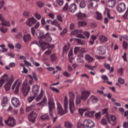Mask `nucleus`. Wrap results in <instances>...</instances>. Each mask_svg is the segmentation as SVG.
Wrapping results in <instances>:
<instances>
[{
	"instance_id": "1",
	"label": "nucleus",
	"mask_w": 128,
	"mask_h": 128,
	"mask_svg": "<svg viewBox=\"0 0 128 128\" xmlns=\"http://www.w3.org/2000/svg\"><path fill=\"white\" fill-rule=\"evenodd\" d=\"M94 126V123L91 120H85L82 123L79 122L77 124L78 128H92Z\"/></svg>"
},
{
	"instance_id": "2",
	"label": "nucleus",
	"mask_w": 128,
	"mask_h": 128,
	"mask_svg": "<svg viewBox=\"0 0 128 128\" xmlns=\"http://www.w3.org/2000/svg\"><path fill=\"white\" fill-rule=\"evenodd\" d=\"M30 86L28 83L24 82L22 85V92L24 96H26L30 92Z\"/></svg>"
},
{
	"instance_id": "3",
	"label": "nucleus",
	"mask_w": 128,
	"mask_h": 128,
	"mask_svg": "<svg viewBox=\"0 0 128 128\" xmlns=\"http://www.w3.org/2000/svg\"><path fill=\"white\" fill-rule=\"evenodd\" d=\"M106 47L104 46H99L96 48V54L98 56H103L106 54Z\"/></svg>"
},
{
	"instance_id": "4",
	"label": "nucleus",
	"mask_w": 128,
	"mask_h": 128,
	"mask_svg": "<svg viewBox=\"0 0 128 128\" xmlns=\"http://www.w3.org/2000/svg\"><path fill=\"white\" fill-rule=\"evenodd\" d=\"M14 82V79H12V77H11L8 79L6 84L4 85V88L6 92H8L10 90V86H12V84Z\"/></svg>"
},
{
	"instance_id": "5",
	"label": "nucleus",
	"mask_w": 128,
	"mask_h": 128,
	"mask_svg": "<svg viewBox=\"0 0 128 128\" xmlns=\"http://www.w3.org/2000/svg\"><path fill=\"white\" fill-rule=\"evenodd\" d=\"M52 96H48V106H49V110L50 112V115L52 118L54 116V114H52V110L54 108V104L52 102Z\"/></svg>"
},
{
	"instance_id": "6",
	"label": "nucleus",
	"mask_w": 128,
	"mask_h": 128,
	"mask_svg": "<svg viewBox=\"0 0 128 128\" xmlns=\"http://www.w3.org/2000/svg\"><path fill=\"white\" fill-rule=\"evenodd\" d=\"M72 96V98L70 100V110L71 114H74V112L75 110L74 108V100H72V98H74V95L72 94H70V98Z\"/></svg>"
},
{
	"instance_id": "7",
	"label": "nucleus",
	"mask_w": 128,
	"mask_h": 128,
	"mask_svg": "<svg viewBox=\"0 0 128 128\" xmlns=\"http://www.w3.org/2000/svg\"><path fill=\"white\" fill-rule=\"evenodd\" d=\"M36 19L34 17H32L26 20V26L30 28L34 24H36Z\"/></svg>"
},
{
	"instance_id": "8",
	"label": "nucleus",
	"mask_w": 128,
	"mask_h": 128,
	"mask_svg": "<svg viewBox=\"0 0 128 128\" xmlns=\"http://www.w3.org/2000/svg\"><path fill=\"white\" fill-rule=\"evenodd\" d=\"M16 120L12 117H9L8 119V120H5V124L9 126H14L16 124Z\"/></svg>"
},
{
	"instance_id": "9",
	"label": "nucleus",
	"mask_w": 128,
	"mask_h": 128,
	"mask_svg": "<svg viewBox=\"0 0 128 128\" xmlns=\"http://www.w3.org/2000/svg\"><path fill=\"white\" fill-rule=\"evenodd\" d=\"M126 4L124 3H120L116 7V10L118 12H122L126 10Z\"/></svg>"
},
{
	"instance_id": "10",
	"label": "nucleus",
	"mask_w": 128,
	"mask_h": 128,
	"mask_svg": "<svg viewBox=\"0 0 128 128\" xmlns=\"http://www.w3.org/2000/svg\"><path fill=\"white\" fill-rule=\"evenodd\" d=\"M82 30H75L71 33V34H72V36H76L77 38H86V37H84V36L82 34Z\"/></svg>"
},
{
	"instance_id": "11",
	"label": "nucleus",
	"mask_w": 128,
	"mask_h": 128,
	"mask_svg": "<svg viewBox=\"0 0 128 128\" xmlns=\"http://www.w3.org/2000/svg\"><path fill=\"white\" fill-rule=\"evenodd\" d=\"M90 91H83L81 94V100H86L90 96Z\"/></svg>"
},
{
	"instance_id": "12",
	"label": "nucleus",
	"mask_w": 128,
	"mask_h": 128,
	"mask_svg": "<svg viewBox=\"0 0 128 128\" xmlns=\"http://www.w3.org/2000/svg\"><path fill=\"white\" fill-rule=\"evenodd\" d=\"M36 114L32 111L28 115V120H30V122H36Z\"/></svg>"
},
{
	"instance_id": "13",
	"label": "nucleus",
	"mask_w": 128,
	"mask_h": 128,
	"mask_svg": "<svg viewBox=\"0 0 128 128\" xmlns=\"http://www.w3.org/2000/svg\"><path fill=\"white\" fill-rule=\"evenodd\" d=\"M98 102V99L96 96L92 95L87 100V104H90V102L92 104H96Z\"/></svg>"
},
{
	"instance_id": "14",
	"label": "nucleus",
	"mask_w": 128,
	"mask_h": 128,
	"mask_svg": "<svg viewBox=\"0 0 128 128\" xmlns=\"http://www.w3.org/2000/svg\"><path fill=\"white\" fill-rule=\"evenodd\" d=\"M40 89V86L38 85H34L32 88V94L34 96H38V90Z\"/></svg>"
},
{
	"instance_id": "15",
	"label": "nucleus",
	"mask_w": 128,
	"mask_h": 128,
	"mask_svg": "<svg viewBox=\"0 0 128 128\" xmlns=\"http://www.w3.org/2000/svg\"><path fill=\"white\" fill-rule=\"evenodd\" d=\"M52 54V50H48L44 52V54H43L42 56V60H44V62H46V60H48V56H50Z\"/></svg>"
},
{
	"instance_id": "16",
	"label": "nucleus",
	"mask_w": 128,
	"mask_h": 128,
	"mask_svg": "<svg viewBox=\"0 0 128 128\" xmlns=\"http://www.w3.org/2000/svg\"><path fill=\"white\" fill-rule=\"evenodd\" d=\"M12 104L14 108H18L20 106V100L16 98H12Z\"/></svg>"
},
{
	"instance_id": "17",
	"label": "nucleus",
	"mask_w": 128,
	"mask_h": 128,
	"mask_svg": "<svg viewBox=\"0 0 128 128\" xmlns=\"http://www.w3.org/2000/svg\"><path fill=\"white\" fill-rule=\"evenodd\" d=\"M42 40H45L46 42H52V38L50 36V33L48 32L42 36Z\"/></svg>"
},
{
	"instance_id": "18",
	"label": "nucleus",
	"mask_w": 128,
	"mask_h": 128,
	"mask_svg": "<svg viewBox=\"0 0 128 128\" xmlns=\"http://www.w3.org/2000/svg\"><path fill=\"white\" fill-rule=\"evenodd\" d=\"M23 42H28L32 40V35L30 34H25L23 36Z\"/></svg>"
},
{
	"instance_id": "19",
	"label": "nucleus",
	"mask_w": 128,
	"mask_h": 128,
	"mask_svg": "<svg viewBox=\"0 0 128 128\" xmlns=\"http://www.w3.org/2000/svg\"><path fill=\"white\" fill-rule=\"evenodd\" d=\"M76 16L79 20H82V18H88V15L84 13H82L80 12H78L76 14Z\"/></svg>"
},
{
	"instance_id": "20",
	"label": "nucleus",
	"mask_w": 128,
	"mask_h": 128,
	"mask_svg": "<svg viewBox=\"0 0 128 128\" xmlns=\"http://www.w3.org/2000/svg\"><path fill=\"white\" fill-rule=\"evenodd\" d=\"M77 6L75 4H72L69 6V10L70 12L74 14L77 9Z\"/></svg>"
},
{
	"instance_id": "21",
	"label": "nucleus",
	"mask_w": 128,
	"mask_h": 128,
	"mask_svg": "<svg viewBox=\"0 0 128 128\" xmlns=\"http://www.w3.org/2000/svg\"><path fill=\"white\" fill-rule=\"evenodd\" d=\"M44 90L42 88L40 90V92L39 95L36 98V102H40L42 98L44 97Z\"/></svg>"
},
{
	"instance_id": "22",
	"label": "nucleus",
	"mask_w": 128,
	"mask_h": 128,
	"mask_svg": "<svg viewBox=\"0 0 128 128\" xmlns=\"http://www.w3.org/2000/svg\"><path fill=\"white\" fill-rule=\"evenodd\" d=\"M8 98L6 96H4L1 102V104L3 108H6V106H8Z\"/></svg>"
},
{
	"instance_id": "23",
	"label": "nucleus",
	"mask_w": 128,
	"mask_h": 128,
	"mask_svg": "<svg viewBox=\"0 0 128 128\" xmlns=\"http://www.w3.org/2000/svg\"><path fill=\"white\" fill-rule=\"evenodd\" d=\"M58 114L59 116H64V114H66V112H68V109H64L63 110L62 108L58 109Z\"/></svg>"
},
{
	"instance_id": "24",
	"label": "nucleus",
	"mask_w": 128,
	"mask_h": 128,
	"mask_svg": "<svg viewBox=\"0 0 128 128\" xmlns=\"http://www.w3.org/2000/svg\"><path fill=\"white\" fill-rule=\"evenodd\" d=\"M39 42H40V44H42V46H41L42 49L43 50H46V48H48L50 46V45L48 43H46L44 42L42 43L40 42V41H39Z\"/></svg>"
},
{
	"instance_id": "25",
	"label": "nucleus",
	"mask_w": 128,
	"mask_h": 128,
	"mask_svg": "<svg viewBox=\"0 0 128 128\" xmlns=\"http://www.w3.org/2000/svg\"><path fill=\"white\" fill-rule=\"evenodd\" d=\"M94 112L92 110H88L84 114L86 116H89L90 118L94 116Z\"/></svg>"
},
{
	"instance_id": "26",
	"label": "nucleus",
	"mask_w": 128,
	"mask_h": 128,
	"mask_svg": "<svg viewBox=\"0 0 128 128\" xmlns=\"http://www.w3.org/2000/svg\"><path fill=\"white\" fill-rule=\"evenodd\" d=\"M99 40L102 42H108V38L104 35H100L99 36Z\"/></svg>"
},
{
	"instance_id": "27",
	"label": "nucleus",
	"mask_w": 128,
	"mask_h": 128,
	"mask_svg": "<svg viewBox=\"0 0 128 128\" xmlns=\"http://www.w3.org/2000/svg\"><path fill=\"white\" fill-rule=\"evenodd\" d=\"M85 60L89 62H92L94 60V58H92L90 55L86 54L85 56Z\"/></svg>"
},
{
	"instance_id": "28",
	"label": "nucleus",
	"mask_w": 128,
	"mask_h": 128,
	"mask_svg": "<svg viewBox=\"0 0 128 128\" xmlns=\"http://www.w3.org/2000/svg\"><path fill=\"white\" fill-rule=\"evenodd\" d=\"M0 80L4 83V82H8V80H10V78H8V74H4L1 76Z\"/></svg>"
},
{
	"instance_id": "29",
	"label": "nucleus",
	"mask_w": 128,
	"mask_h": 128,
	"mask_svg": "<svg viewBox=\"0 0 128 128\" xmlns=\"http://www.w3.org/2000/svg\"><path fill=\"white\" fill-rule=\"evenodd\" d=\"M1 24L3 26H6V28H10V22L6 20H4L2 21Z\"/></svg>"
},
{
	"instance_id": "30",
	"label": "nucleus",
	"mask_w": 128,
	"mask_h": 128,
	"mask_svg": "<svg viewBox=\"0 0 128 128\" xmlns=\"http://www.w3.org/2000/svg\"><path fill=\"white\" fill-rule=\"evenodd\" d=\"M68 97L65 96L64 102V110H68Z\"/></svg>"
},
{
	"instance_id": "31",
	"label": "nucleus",
	"mask_w": 128,
	"mask_h": 128,
	"mask_svg": "<svg viewBox=\"0 0 128 128\" xmlns=\"http://www.w3.org/2000/svg\"><path fill=\"white\" fill-rule=\"evenodd\" d=\"M70 48V42H67V44H65V46L63 47V52H68V50Z\"/></svg>"
},
{
	"instance_id": "32",
	"label": "nucleus",
	"mask_w": 128,
	"mask_h": 128,
	"mask_svg": "<svg viewBox=\"0 0 128 128\" xmlns=\"http://www.w3.org/2000/svg\"><path fill=\"white\" fill-rule=\"evenodd\" d=\"M90 4L92 8H96V6H98V2L94 0H92L90 1Z\"/></svg>"
},
{
	"instance_id": "33",
	"label": "nucleus",
	"mask_w": 128,
	"mask_h": 128,
	"mask_svg": "<svg viewBox=\"0 0 128 128\" xmlns=\"http://www.w3.org/2000/svg\"><path fill=\"white\" fill-rule=\"evenodd\" d=\"M116 117L114 115H110L108 117V120L110 124V120H112V122H116Z\"/></svg>"
},
{
	"instance_id": "34",
	"label": "nucleus",
	"mask_w": 128,
	"mask_h": 128,
	"mask_svg": "<svg viewBox=\"0 0 128 128\" xmlns=\"http://www.w3.org/2000/svg\"><path fill=\"white\" fill-rule=\"evenodd\" d=\"M36 96L34 95V94H32L31 96L27 98L28 102H32V100H34V98H36Z\"/></svg>"
},
{
	"instance_id": "35",
	"label": "nucleus",
	"mask_w": 128,
	"mask_h": 128,
	"mask_svg": "<svg viewBox=\"0 0 128 128\" xmlns=\"http://www.w3.org/2000/svg\"><path fill=\"white\" fill-rule=\"evenodd\" d=\"M114 4H116V0H109L108 2V5L109 8H112Z\"/></svg>"
},
{
	"instance_id": "36",
	"label": "nucleus",
	"mask_w": 128,
	"mask_h": 128,
	"mask_svg": "<svg viewBox=\"0 0 128 128\" xmlns=\"http://www.w3.org/2000/svg\"><path fill=\"white\" fill-rule=\"evenodd\" d=\"M40 118L42 120H48V118H50V117L48 116L46 114L42 115L40 116Z\"/></svg>"
},
{
	"instance_id": "37",
	"label": "nucleus",
	"mask_w": 128,
	"mask_h": 128,
	"mask_svg": "<svg viewBox=\"0 0 128 128\" xmlns=\"http://www.w3.org/2000/svg\"><path fill=\"white\" fill-rule=\"evenodd\" d=\"M46 102H48L46 96H44L43 100L41 102L38 103L37 104H41L42 106H44V104H46Z\"/></svg>"
},
{
	"instance_id": "38",
	"label": "nucleus",
	"mask_w": 128,
	"mask_h": 128,
	"mask_svg": "<svg viewBox=\"0 0 128 128\" xmlns=\"http://www.w3.org/2000/svg\"><path fill=\"white\" fill-rule=\"evenodd\" d=\"M20 82H18L16 86H15V90H14V92L16 94H18V90H19V88H20Z\"/></svg>"
},
{
	"instance_id": "39",
	"label": "nucleus",
	"mask_w": 128,
	"mask_h": 128,
	"mask_svg": "<svg viewBox=\"0 0 128 128\" xmlns=\"http://www.w3.org/2000/svg\"><path fill=\"white\" fill-rule=\"evenodd\" d=\"M44 32L42 31H38L36 33V36H38L40 38H42V36H44Z\"/></svg>"
},
{
	"instance_id": "40",
	"label": "nucleus",
	"mask_w": 128,
	"mask_h": 128,
	"mask_svg": "<svg viewBox=\"0 0 128 128\" xmlns=\"http://www.w3.org/2000/svg\"><path fill=\"white\" fill-rule=\"evenodd\" d=\"M34 106H27L26 108V112H32V110H34Z\"/></svg>"
},
{
	"instance_id": "41",
	"label": "nucleus",
	"mask_w": 128,
	"mask_h": 128,
	"mask_svg": "<svg viewBox=\"0 0 128 128\" xmlns=\"http://www.w3.org/2000/svg\"><path fill=\"white\" fill-rule=\"evenodd\" d=\"M95 118L96 120H100V118H102V113H100V112H96L95 114Z\"/></svg>"
},
{
	"instance_id": "42",
	"label": "nucleus",
	"mask_w": 128,
	"mask_h": 128,
	"mask_svg": "<svg viewBox=\"0 0 128 128\" xmlns=\"http://www.w3.org/2000/svg\"><path fill=\"white\" fill-rule=\"evenodd\" d=\"M82 99L80 97H77L76 101V106H80V102Z\"/></svg>"
},
{
	"instance_id": "43",
	"label": "nucleus",
	"mask_w": 128,
	"mask_h": 128,
	"mask_svg": "<svg viewBox=\"0 0 128 128\" xmlns=\"http://www.w3.org/2000/svg\"><path fill=\"white\" fill-rule=\"evenodd\" d=\"M64 126L66 128H72V124L70 122H66L64 123Z\"/></svg>"
},
{
	"instance_id": "44",
	"label": "nucleus",
	"mask_w": 128,
	"mask_h": 128,
	"mask_svg": "<svg viewBox=\"0 0 128 128\" xmlns=\"http://www.w3.org/2000/svg\"><path fill=\"white\" fill-rule=\"evenodd\" d=\"M0 30L2 34H6L8 32V28L0 27Z\"/></svg>"
},
{
	"instance_id": "45",
	"label": "nucleus",
	"mask_w": 128,
	"mask_h": 128,
	"mask_svg": "<svg viewBox=\"0 0 128 128\" xmlns=\"http://www.w3.org/2000/svg\"><path fill=\"white\" fill-rule=\"evenodd\" d=\"M60 24V22L56 20H54L52 22V26H58Z\"/></svg>"
},
{
	"instance_id": "46",
	"label": "nucleus",
	"mask_w": 128,
	"mask_h": 128,
	"mask_svg": "<svg viewBox=\"0 0 128 128\" xmlns=\"http://www.w3.org/2000/svg\"><path fill=\"white\" fill-rule=\"evenodd\" d=\"M86 110H88V108H79L78 109V112L80 114H81V116H82V114H84V112H86Z\"/></svg>"
},
{
	"instance_id": "47",
	"label": "nucleus",
	"mask_w": 128,
	"mask_h": 128,
	"mask_svg": "<svg viewBox=\"0 0 128 128\" xmlns=\"http://www.w3.org/2000/svg\"><path fill=\"white\" fill-rule=\"evenodd\" d=\"M34 16L38 20H40L42 18V16L37 12L34 13Z\"/></svg>"
},
{
	"instance_id": "48",
	"label": "nucleus",
	"mask_w": 128,
	"mask_h": 128,
	"mask_svg": "<svg viewBox=\"0 0 128 128\" xmlns=\"http://www.w3.org/2000/svg\"><path fill=\"white\" fill-rule=\"evenodd\" d=\"M15 48H16L17 50H20L22 48V44L20 43H17L15 44Z\"/></svg>"
},
{
	"instance_id": "49",
	"label": "nucleus",
	"mask_w": 128,
	"mask_h": 128,
	"mask_svg": "<svg viewBox=\"0 0 128 128\" xmlns=\"http://www.w3.org/2000/svg\"><path fill=\"white\" fill-rule=\"evenodd\" d=\"M86 22H84V21H80L78 22V26H86Z\"/></svg>"
},
{
	"instance_id": "50",
	"label": "nucleus",
	"mask_w": 128,
	"mask_h": 128,
	"mask_svg": "<svg viewBox=\"0 0 128 128\" xmlns=\"http://www.w3.org/2000/svg\"><path fill=\"white\" fill-rule=\"evenodd\" d=\"M118 74L120 76H122V74H124V68H120L118 69Z\"/></svg>"
},
{
	"instance_id": "51",
	"label": "nucleus",
	"mask_w": 128,
	"mask_h": 128,
	"mask_svg": "<svg viewBox=\"0 0 128 128\" xmlns=\"http://www.w3.org/2000/svg\"><path fill=\"white\" fill-rule=\"evenodd\" d=\"M18 80H20L18 79L16 80L14 83L12 85V90H14L15 88H16V84H18Z\"/></svg>"
},
{
	"instance_id": "52",
	"label": "nucleus",
	"mask_w": 128,
	"mask_h": 128,
	"mask_svg": "<svg viewBox=\"0 0 128 128\" xmlns=\"http://www.w3.org/2000/svg\"><path fill=\"white\" fill-rule=\"evenodd\" d=\"M68 10V4L66 2L65 6L63 7V12H66Z\"/></svg>"
},
{
	"instance_id": "53",
	"label": "nucleus",
	"mask_w": 128,
	"mask_h": 128,
	"mask_svg": "<svg viewBox=\"0 0 128 128\" xmlns=\"http://www.w3.org/2000/svg\"><path fill=\"white\" fill-rule=\"evenodd\" d=\"M122 47L124 50H127L128 49V42L126 41H124L122 42Z\"/></svg>"
},
{
	"instance_id": "54",
	"label": "nucleus",
	"mask_w": 128,
	"mask_h": 128,
	"mask_svg": "<svg viewBox=\"0 0 128 128\" xmlns=\"http://www.w3.org/2000/svg\"><path fill=\"white\" fill-rule=\"evenodd\" d=\"M100 122L102 126H106V124H108V122H106V120L104 118H102Z\"/></svg>"
},
{
	"instance_id": "55",
	"label": "nucleus",
	"mask_w": 128,
	"mask_h": 128,
	"mask_svg": "<svg viewBox=\"0 0 128 128\" xmlns=\"http://www.w3.org/2000/svg\"><path fill=\"white\" fill-rule=\"evenodd\" d=\"M50 58L52 62H54V60H56V54L51 55Z\"/></svg>"
},
{
	"instance_id": "56",
	"label": "nucleus",
	"mask_w": 128,
	"mask_h": 128,
	"mask_svg": "<svg viewBox=\"0 0 128 128\" xmlns=\"http://www.w3.org/2000/svg\"><path fill=\"white\" fill-rule=\"evenodd\" d=\"M85 68H88V70H93L94 66L86 64V65H85Z\"/></svg>"
},
{
	"instance_id": "57",
	"label": "nucleus",
	"mask_w": 128,
	"mask_h": 128,
	"mask_svg": "<svg viewBox=\"0 0 128 128\" xmlns=\"http://www.w3.org/2000/svg\"><path fill=\"white\" fill-rule=\"evenodd\" d=\"M78 50H80V46H75L74 50V54H76Z\"/></svg>"
},
{
	"instance_id": "58",
	"label": "nucleus",
	"mask_w": 128,
	"mask_h": 128,
	"mask_svg": "<svg viewBox=\"0 0 128 128\" xmlns=\"http://www.w3.org/2000/svg\"><path fill=\"white\" fill-rule=\"evenodd\" d=\"M22 36V32H18L17 34L15 36V38H21Z\"/></svg>"
},
{
	"instance_id": "59",
	"label": "nucleus",
	"mask_w": 128,
	"mask_h": 128,
	"mask_svg": "<svg viewBox=\"0 0 128 128\" xmlns=\"http://www.w3.org/2000/svg\"><path fill=\"white\" fill-rule=\"evenodd\" d=\"M84 62V60L80 58H78L76 60V62H78V64H82Z\"/></svg>"
},
{
	"instance_id": "60",
	"label": "nucleus",
	"mask_w": 128,
	"mask_h": 128,
	"mask_svg": "<svg viewBox=\"0 0 128 128\" xmlns=\"http://www.w3.org/2000/svg\"><path fill=\"white\" fill-rule=\"evenodd\" d=\"M56 18L57 20L60 22H62V16L58 14L56 16Z\"/></svg>"
},
{
	"instance_id": "61",
	"label": "nucleus",
	"mask_w": 128,
	"mask_h": 128,
	"mask_svg": "<svg viewBox=\"0 0 128 128\" xmlns=\"http://www.w3.org/2000/svg\"><path fill=\"white\" fill-rule=\"evenodd\" d=\"M102 18V15L100 13L97 12V20H100Z\"/></svg>"
},
{
	"instance_id": "62",
	"label": "nucleus",
	"mask_w": 128,
	"mask_h": 128,
	"mask_svg": "<svg viewBox=\"0 0 128 128\" xmlns=\"http://www.w3.org/2000/svg\"><path fill=\"white\" fill-rule=\"evenodd\" d=\"M80 6L81 8H86V3L84 2H80Z\"/></svg>"
},
{
	"instance_id": "63",
	"label": "nucleus",
	"mask_w": 128,
	"mask_h": 128,
	"mask_svg": "<svg viewBox=\"0 0 128 128\" xmlns=\"http://www.w3.org/2000/svg\"><path fill=\"white\" fill-rule=\"evenodd\" d=\"M50 88L51 90H52V92H56L57 94H58L60 92V91H58V90L56 88H54V87H50Z\"/></svg>"
},
{
	"instance_id": "64",
	"label": "nucleus",
	"mask_w": 128,
	"mask_h": 128,
	"mask_svg": "<svg viewBox=\"0 0 128 128\" xmlns=\"http://www.w3.org/2000/svg\"><path fill=\"white\" fill-rule=\"evenodd\" d=\"M123 128H128V122H124Z\"/></svg>"
}]
</instances>
